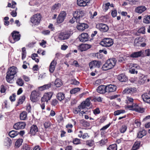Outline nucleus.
Instances as JSON below:
<instances>
[{
  "label": "nucleus",
  "mask_w": 150,
  "mask_h": 150,
  "mask_svg": "<svg viewBox=\"0 0 150 150\" xmlns=\"http://www.w3.org/2000/svg\"><path fill=\"white\" fill-rule=\"evenodd\" d=\"M18 70L17 68L15 67H10L7 72L6 79L7 82L11 83L13 82L14 75H15Z\"/></svg>",
  "instance_id": "nucleus-1"
},
{
  "label": "nucleus",
  "mask_w": 150,
  "mask_h": 150,
  "mask_svg": "<svg viewBox=\"0 0 150 150\" xmlns=\"http://www.w3.org/2000/svg\"><path fill=\"white\" fill-rule=\"evenodd\" d=\"M116 60L115 58H112L108 60L102 67L103 70L106 71L113 68L116 65Z\"/></svg>",
  "instance_id": "nucleus-2"
},
{
  "label": "nucleus",
  "mask_w": 150,
  "mask_h": 150,
  "mask_svg": "<svg viewBox=\"0 0 150 150\" xmlns=\"http://www.w3.org/2000/svg\"><path fill=\"white\" fill-rule=\"evenodd\" d=\"M84 15V12L82 11L79 10L74 12L73 17L70 20V22L73 23L76 20L77 23H79L81 20L82 19Z\"/></svg>",
  "instance_id": "nucleus-3"
},
{
  "label": "nucleus",
  "mask_w": 150,
  "mask_h": 150,
  "mask_svg": "<svg viewBox=\"0 0 150 150\" xmlns=\"http://www.w3.org/2000/svg\"><path fill=\"white\" fill-rule=\"evenodd\" d=\"M42 18V16L40 13H37L31 17V22L34 25H38L40 23Z\"/></svg>",
  "instance_id": "nucleus-4"
},
{
  "label": "nucleus",
  "mask_w": 150,
  "mask_h": 150,
  "mask_svg": "<svg viewBox=\"0 0 150 150\" xmlns=\"http://www.w3.org/2000/svg\"><path fill=\"white\" fill-rule=\"evenodd\" d=\"M113 44L112 39L110 38H105L101 41L100 44L103 46L110 47Z\"/></svg>",
  "instance_id": "nucleus-5"
},
{
  "label": "nucleus",
  "mask_w": 150,
  "mask_h": 150,
  "mask_svg": "<svg viewBox=\"0 0 150 150\" xmlns=\"http://www.w3.org/2000/svg\"><path fill=\"white\" fill-rule=\"evenodd\" d=\"M127 107L130 108V110L140 113H143L144 111L143 108L140 107L135 104H132L131 105H128Z\"/></svg>",
  "instance_id": "nucleus-6"
},
{
  "label": "nucleus",
  "mask_w": 150,
  "mask_h": 150,
  "mask_svg": "<svg viewBox=\"0 0 150 150\" xmlns=\"http://www.w3.org/2000/svg\"><path fill=\"white\" fill-rule=\"evenodd\" d=\"M71 35L70 31L62 32L58 35V38L61 40H65L68 39Z\"/></svg>",
  "instance_id": "nucleus-7"
},
{
  "label": "nucleus",
  "mask_w": 150,
  "mask_h": 150,
  "mask_svg": "<svg viewBox=\"0 0 150 150\" xmlns=\"http://www.w3.org/2000/svg\"><path fill=\"white\" fill-rule=\"evenodd\" d=\"M40 95L39 92L35 90L33 91L31 93L30 95V100L33 102L37 101Z\"/></svg>",
  "instance_id": "nucleus-8"
},
{
  "label": "nucleus",
  "mask_w": 150,
  "mask_h": 150,
  "mask_svg": "<svg viewBox=\"0 0 150 150\" xmlns=\"http://www.w3.org/2000/svg\"><path fill=\"white\" fill-rule=\"evenodd\" d=\"M96 27L100 31L103 32H107L109 29L108 26L103 23L98 24L96 25Z\"/></svg>",
  "instance_id": "nucleus-9"
},
{
  "label": "nucleus",
  "mask_w": 150,
  "mask_h": 150,
  "mask_svg": "<svg viewBox=\"0 0 150 150\" xmlns=\"http://www.w3.org/2000/svg\"><path fill=\"white\" fill-rule=\"evenodd\" d=\"M11 35L13 41L11 40L10 39H9V40L11 43H14L15 42L18 41L20 39V35L18 32L14 31L12 33Z\"/></svg>",
  "instance_id": "nucleus-10"
},
{
  "label": "nucleus",
  "mask_w": 150,
  "mask_h": 150,
  "mask_svg": "<svg viewBox=\"0 0 150 150\" xmlns=\"http://www.w3.org/2000/svg\"><path fill=\"white\" fill-rule=\"evenodd\" d=\"M53 94V93L51 92L44 93L41 99L42 102H47L48 100H50Z\"/></svg>",
  "instance_id": "nucleus-11"
},
{
  "label": "nucleus",
  "mask_w": 150,
  "mask_h": 150,
  "mask_svg": "<svg viewBox=\"0 0 150 150\" xmlns=\"http://www.w3.org/2000/svg\"><path fill=\"white\" fill-rule=\"evenodd\" d=\"M101 65L100 62L96 60L92 61L89 63V66L91 70L96 67L99 68Z\"/></svg>",
  "instance_id": "nucleus-12"
},
{
  "label": "nucleus",
  "mask_w": 150,
  "mask_h": 150,
  "mask_svg": "<svg viewBox=\"0 0 150 150\" xmlns=\"http://www.w3.org/2000/svg\"><path fill=\"white\" fill-rule=\"evenodd\" d=\"M80 41L82 42H85L88 40L89 36L86 33H83L79 37Z\"/></svg>",
  "instance_id": "nucleus-13"
},
{
  "label": "nucleus",
  "mask_w": 150,
  "mask_h": 150,
  "mask_svg": "<svg viewBox=\"0 0 150 150\" xmlns=\"http://www.w3.org/2000/svg\"><path fill=\"white\" fill-rule=\"evenodd\" d=\"M26 125L24 122H20L15 124L13 125L14 128L18 130L24 128Z\"/></svg>",
  "instance_id": "nucleus-14"
},
{
  "label": "nucleus",
  "mask_w": 150,
  "mask_h": 150,
  "mask_svg": "<svg viewBox=\"0 0 150 150\" xmlns=\"http://www.w3.org/2000/svg\"><path fill=\"white\" fill-rule=\"evenodd\" d=\"M38 129L37 126L35 125H32L30 129V134L32 136H35L38 132Z\"/></svg>",
  "instance_id": "nucleus-15"
},
{
  "label": "nucleus",
  "mask_w": 150,
  "mask_h": 150,
  "mask_svg": "<svg viewBox=\"0 0 150 150\" xmlns=\"http://www.w3.org/2000/svg\"><path fill=\"white\" fill-rule=\"evenodd\" d=\"M91 45L86 44H82L80 45L78 47L79 50L81 51H85L90 48Z\"/></svg>",
  "instance_id": "nucleus-16"
},
{
  "label": "nucleus",
  "mask_w": 150,
  "mask_h": 150,
  "mask_svg": "<svg viewBox=\"0 0 150 150\" xmlns=\"http://www.w3.org/2000/svg\"><path fill=\"white\" fill-rule=\"evenodd\" d=\"M90 0H77L78 5L80 6H85L88 5Z\"/></svg>",
  "instance_id": "nucleus-17"
},
{
  "label": "nucleus",
  "mask_w": 150,
  "mask_h": 150,
  "mask_svg": "<svg viewBox=\"0 0 150 150\" xmlns=\"http://www.w3.org/2000/svg\"><path fill=\"white\" fill-rule=\"evenodd\" d=\"M79 23L77 25V28L79 30L83 31L88 28V26L86 24Z\"/></svg>",
  "instance_id": "nucleus-18"
},
{
  "label": "nucleus",
  "mask_w": 150,
  "mask_h": 150,
  "mask_svg": "<svg viewBox=\"0 0 150 150\" xmlns=\"http://www.w3.org/2000/svg\"><path fill=\"white\" fill-rule=\"evenodd\" d=\"M149 81V79L147 78L146 76L142 75L139 78L138 81V83L140 84H144L146 81Z\"/></svg>",
  "instance_id": "nucleus-19"
},
{
  "label": "nucleus",
  "mask_w": 150,
  "mask_h": 150,
  "mask_svg": "<svg viewBox=\"0 0 150 150\" xmlns=\"http://www.w3.org/2000/svg\"><path fill=\"white\" fill-rule=\"evenodd\" d=\"M136 91V88L134 87L127 88H125L122 92L123 94H132Z\"/></svg>",
  "instance_id": "nucleus-20"
},
{
  "label": "nucleus",
  "mask_w": 150,
  "mask_h": 150,
  "mask_svg": "<svg viewBox=\"0 0 150 150\" xmlns=\"http://www.w3.org/2000/svg\"><path fill=\"white\" fill-rule=\"evenodd\" d=\"M143 100L148 103H150V91L148 93H144L142 95Z\"/></svg>",
  "instance_id": "nucleus-21"
},
{
  "label": "nucleus",
  "mask_w": 150,
  "mask_h": 150,
  "mask_svg": "<svg viewBox=\"0 0 150 150\" xmlns=\"http://www.w3.org/2000/svg\"><path fill=\"white\" fill-rule=\"evenodd\" d=\"M106 86V92L108 93L114 92L117 89V86L115 85L110 84Z\"/></svg>",
  "instance_id": "nucleus-22"
},
{
  "label": "nucleus",
  "mask_w": 150,
  "mask_h": 150,
  "mask_svg": "<svg viewBox=\"0 0 150 150\" xmlns=\"http://www.w3.org/2000/svg\"><path fill=\"white\" fill-rule=\"evenodd\" d=\"M146 8L144 6H142L137 7L135 9L136 12L138 13H141L145 11Z\"/></svg>",
  "instance_id": "nucleus-23"
},
{
  "label": "nucleus",
  "mask_w": 150,
  "mask_h": 150,
  "mask_svg": "<svg viewBox=\"0 0 150 150\" xmlns=\"http://www.w3.org/2000/svg\"><path fill=\"white\" fill-rule=\"evenodd\" d=\"M106 86L101 85L99 86L97 89V91L100 93H104L106 92Z\"/></svg>",
  "instance_id": "nucleus-24"
},
{
  "label": "nucleus",
  "mask_w": 150,
  "mask_h": 150,
  "mask_svg": "<svg viewBox=\"0 0 150 150\" xmlns=\"http://www.w3.org/2000/svg\"><path fill=\"white\" fill-rule=\"evenodd\" d=\"M56 64V61H55L54 59L53 60L51 63L50 66L49 71L51 73L53 72Z\"/></svg>",
  "instance_id": "nucleus-25"
},
{
  "label": "nucleus",
  "mask_w": 150,
  "mask_h": 150,
  "mask_svg": "<svg viewBox=\"0 0 150 150\" xmlns=\"http://www.w3.org/2000/svg\"><path fill=\"white\" fill-rule=\"evenodd\" d=\"M118 79L121 82H125L127 80V78L124 74H121L118 76Z\"/></svg>",
  "instance_id": "nucleus-26"
},
{
  "label": "nucleus",
  "mask_w": 150,
  "mask_h": 150,
  "mask_svg": "<svg viewBox=\"0 0 150 150\" xmlns=\"http://www.w3.org/2000/svg\"><path fill=\"white\" fill-rule=\"evenodd\" d=\"M60 4L58 3L56 4L53 5L52 8V11L54 12H58L59 11V8L61 7Z\"/></svg>",
  "instance_id": "nucleus-27"
},
{
  "label": "nucleus",
  "mask_w": 150,
  "mask_h": 150,
  "mask_svg": "<svg viewBox=\"0 0 150 150\" xmlns=\"http://www.w3.org/2000/svg\"><path fill=\"white\" fill-rule=\"evenodd\" d=\"M142 54V51H140L137 52H134L130 55V57L132 58H137L140 57Z\"/></svg>",
  "instance_id": "nucleus-28"
},
{
  "label": "nucleus",
  "mask_w": 150,
  "mask_h": 150,
  "mask_svg": "<svg viewBox=\"0 0 150 150\" xmlns=\"http://www.w3.org/2000/svg\"><path fill=\"white\" fill-rule=\"evenodd\" d=\"M19 132L18 131L15 130H12L9 132L8 135L11 137L14 138L17 136Z\"/></svg>",
  "instance_id": "nucleus-29"
},
{
  "label": "nucleus",
  "mask_w": 150,
  "mask_h": 150,
  "mask_svg": "<svg viewBox=\"0 0 150 150\" xmlns=\"http://www.w3.org/2000/svg\"><path fill=\"white\" fill-rule=\"evenodd\" d=\"M23 140L22 139H18L15 143V147L16 148H18L21 145L23 142Z\"/></svg>",
  "instance_id": "nucleus-30"
},
{
  "label": "nucleus",
  "mask_w": 150,
  "mask_h": 150,
  "mask_svg": "<svg viewBox=\"0 0 150 150\" xmlns=\"http://www.w3.org/2000/svg\"><path fill=\"white\" fill-rule=\"evenodd\" d=\"M140 144V142L137 141L135 142L132 148V150H137L139 149Z\"/></svg>",
  "instance_id": "nucleus-31"
},
{
  "label": "nucleus",
  "mask_w": 150,
  "mask_h": 150,
  "mask_svg": "<svg viewBox=\"0 0 150 150\" xmlns=\"http://www.w3.org/2000/svg\"><path fill=\"white\" fill-rule=\"evenodd\" d=\"M57 97L58 99L61 101L64 98V94L62 93H58L57 95Z\"/></svg>",
  "instance_id": "nucleus-32"
},
{
  "label": "nucleus",
  "mask_w": 150,
  "mask_h": 150,
  "mask_svg": "<svg viewBox=\"0 0 150 150\" xmlns=\"http://www.w3.org/2000/svg\"><path fill=\"white\" fill-rule=\"evenodd\" d=\"M20 117L21 120H25L27 117V114L26 112L23 111L20 114Z\"/></svg>",
  "instance_id": "nucleus-33"
},
{
  "label": "nucleus",
  "mask_w": 150,
  "mask_h": 150,
  "mask_svg": "<svg viewBox=\"0 0 150 150\" xmlns=\"http://www.w3.org/2000/svg\"><path fill=\"white\" fill-rule=\"evenodd\" d=\"M146 133V132L144 130H143L138 133L137 137L139 138H142L145 135Z\"/></svg>",
  "instance_id": "nucleus-34"
},
{
  "label": "nucleus",
  "mask_w": 150,
  "mask_h": 150,
  "mask_svg": "<svg viewBox=\"0 0 150 150\" xmlns=\"http://www.w3.org/2000/svg\"><path fill=\"white\" fill-rule=\"evenodd\" d=\"M51 87V85L50 84H48L45 85L43 86H40L39 87V89L40 91H42L45 89H47Z\"/></svg>",
  "instance_id": "nucleus-35"
},
{
  "label": "nucleus",
  "mask_w": 150,
  "mask_h": 150,
  "mask_svg": "<svg viewBox=\"0 0 150 150\" xmlns=\"http://www.w3.org/2000/svg\"><path fill=\"white\" fill-rule=\"evenodd\" d=\"M80 124L84 127H88L90 125L89 123L88 122L84 120H80Z\"/></svg>",
  "instance_id": "nucleus-36"
},
{
  "label": "nucleus",
  "mask_w": 150,
  "mask_h": 150,
  "mask_svg": "<svg viewBox=\"0 0 150 150\" xmlns=\"http://www.w3.org/2000/svg\"><path fill=\"white\" fill-rule=\"evenodd\" d=\"M143 22L146 24L150 23V15H147L144 16Z\"/></svg>",
  "instance_id": "nucleus-37"
},
{
  "label": "nucleus",
  "mask_w": 150,
  "mask_h": 150,
  "mask_svg": "<svg viewBox=\"0 0 150 150\" xmlns=\"http://www.w3.org/2000/svg\"><path fill=\"white\" fill-rule=\"evenodd\" d=\"M54 84L57 87H59L62 85V83L61 82V80L59 79H57L55 82Z\"/></svg>",
  "instance_id": "nucleus-38"
},
{
  "label": "nucleus",
  "mask_w": 150,
  "mask_h": 150,
  "mask_svg": "<svg viewBox=\"0 0 150 150\" xmlns=\"http://www.w3.org/2000/svg\"><path fill=\"white\" fill-rule=\"evenodd\" d=\"M80 90V88H76L72 89L70 91V93L71 94H75L76 93L79 91Z\"/></svg>",
  "instance_id": "nucleus-39"
},
{
  "label": "nucleus",
  "mask_w": 150,
  "mask_h": 150,
  "mask_svg": "<svg viewBox=\"0 0 150 150\" xmlns=\"http://www.w3.org/2000/svg\"><path fill=\"white\" fill-rule=\"evenodd\" d=\"M109 150H117V146L116 144H114L109 146L108 148Z\"/></svg>",
  "instance_id": "nucleus-40"
},
{
  "label": "nucleus",
  "mask_w": 150,
  "mask_h": 150,
  "mask_svg": "<svg viewBox=\"0 0 150 150\" xmlns=\"http://www.w3.org/2000/svg\"><path fill=\"white\" fill-rule=\"evenodd\" d=\"M126 101L127 104H132L133 102V99L131 97L127 96Z\"/></svg>",
  "instance_id": "nucleus-41"
},
{
  "label": "nucleus",
  "mask_w": 150,
  "mask_h": 150,
  "mask_svg": "<svg viewBox=\"0 0 150 150\" xmlns=\"http://www.w3.org/2000/svg\"><path fill=\"white\" fill-rule=\"evenodd\" d=\"M127 129V126L125 125H123L120 128V131L121 133H124L126 131Z\"/></svg>",
  "instance_id": "nucleus-42"
},
{
  "label": "nucleus",
  "mask_w": 150,
  "mask_h": 150,
  "mask_svg": "<svg viewBox=\"0 0 150 150\" xmlns=\"http://www.w3.org/2000/svg\"><path fill=\"white\" fill-rule=\"evenodd\" d=\"M125 112L124 110H120L115 111L114 112V115H117L122 113H124Z\"/></svg>",
  "instance_id": "nucleus-43"
},
{
  "label": "nucleus",
  "mask_w": 150,
  "mask_h": 150,
  "mask_svg": "<svg viewBox=\"0 0 150 150\" xmlns=\"http://www.w3.org/2000/svg\"><path fill=\"white\" fill-rule=\"evenodd\" d=\"M110 6V3H108L103 4V10L105 11H106L108 9Z\"/></svg>",
  "instance_id": "nucleus-44"
},
{
  "label": "nucleus",
  "mask_w": 150,
  "mask_h": 150,
  "mask_svg": "<svg viewBox=\"0 0 150 150\" xmlns=\"http://www.w3.org/2000/svg\"><path fill=\"white\" fill-rule=\"evenodd\" d=\"M16 83L20 86H22L24 84L23 81L21 78H19L17 80Z\"/></svg>",
  "instance_id": "nucleus-45"
},
{
  "label": "nucleus",
  "mask_w": 150,
  "mask_h": 150,
  "mask_svg": "<svg viewBox=\"0 0 150 150\" xmlns=\"http://www.w3.org/2000/svg\"><path fill=\"white\" fill-rule=\"evenodd\" d=\"M129 67L134 69L135 68L137 69H139L140 68V67L137 64L130 63L129 64Z\"/></svg>",
  "instance_id": "nucleus-46"
},
{
  "label": "nucleus",
  "mask_w": 150,
  "mask_h": 150,
  "mask_svg": "<svg viewBox=\"0 0 150 150\" xmlns=\"http://www.w3.org/2000/svg\"><path fill=\"white\" fill-rule=\"evenodd\" d=\"M25 97L24 96H21L19 98L18 103V104H21L25 100Z\"/></svg>",
  "instance_id": "nucleus-47"
},
{
  "label": "nucleus",
  "mask_w": 150,
  "mask_h": 150,
  "mask_svg": "<svg viewBox=\"0 0 150 150\" xmlns=\"http://www.w3.org/2000/svg\"><path fill=\"white\" fill-rule=\"evenodd\" d=\"M73 142L74 144H78L81 143L80 140L78 138L74 139Z\"/></svg>",
  "instance_id": "nucleus-48"
},
{
  "label": "nucleus",
  "mask_w": 150,
  "mask_h": 150,
  "mask_svg": "<svg viewBox=\"0 0 150 150\" xmlns=\"http://www.w3.org/2000/svg\"><path fill=\"white\" fill-rule=\"evenodd\" d=\"M90 99L89 98H87L85 101H83L86 106L88 107L90 106L91 102L90 100Z\"/></svg>",
  "instance_id": "nucleus-49"
},
{
  "label": "nucleus",
  "mask_w": 150,
  "mask_h": 150,
  "mask_svg": "<svg viewBox=\"0 0 150 150\" xmlns=\"http://www.w3.org/2000/svg\"><path fill=\"white\" fill-rule=\"evenodd\" d=\"M145 28L144 27H142L140 28L138 30V32L139 33L142 34H144L145 33Z\"/></svg>",
  "instance_id": "nucleus-50"
},
{
  "label": "nucleus",
  "mask_w": 150,
  "mask_h": 150,
  "mask_svg": "<svg viewBox=\"0 0 150 150\" xmlns=\"http://www.w3.org/2000/svg\"><path fill=\"white\" fill-rule=\"evenodd\" d=\"M64 19L63 18L58 16L57 19V22L58 23H61L64 21Z\"/></svg>",
  "instance_id": "nucleus-51"
},
{
  "label": "nucleus",
  "mask_w": 150,
  "mask_h": 150,
  "mask_svg": "<svg viewBox=\"0 0 150 150\" xmlns=\"http://www.w3.org/2000/svg\"><path fill=\"white\" fill-rule=\"evenodd\" d=\"M107 139H104L100 140V144L101 146H102L104 144L107 142Z\"/></svg>",
  "instance_id": "nucleus-52"
},
{
  "label": "nucleus",
  "mask_w": 150,
  "mask_h": 150,
  "mask_svg": "<svg viewBox=\"0 0 150 150\" xmlns=\"http://www.w3.org/2000/svg\"><path fill=\"white\" fill-rule=\"evenodd\" d=\"M58 103V101L56 99H53L51 102V104L55 106Z\"/></svg>",
  "instance_id": "nucleus-53"
},
{
  "label": "nucleus",
  "mask_w": 150,
  "mask_h": 150,
  "mask_svg": "<svg viewBox=\"0 0 150 150\" xmlns=\"http://www.w3.org/2000/svg\"><path fill=\"white\" fill-rule=\"evenodd\" d=\"M81 110V109L80 108H75L74 109L73 112L75 114H77Z\"/></svg>",
  "instance_id": "nucleus-54"
},
{
  "label": "nucleus",
  "mask_w": 150,
  "mask_h": 150,
  "mask_svg": "<svg viewBox=\"0 0 150 150\" xmlns=\"http://www.w3.org/2000/svg\"><path fill=\"white\" fill-rule=\"evenodd\" d=\"M71 83L74 85H77L79 83V82L75 79H72L71 80Z\"/></svg>",
  "instance_id": "nucleus-55"
},
{
  "label": "nucleus",
  "mask_w": 150,
  "mask_h": 150,
  "mask_svg": "<svg viewBox=\"0 0 150 150\" xmlns=\"http://www.w3.org/2000/svg\"><path fill=\"white\" fill-rule=\"evenodd\" d=\"M129 71V72L132 74H137L138 73L137 71V70H135L133 68L130 69Z\"/></svg>",
  "instance_id": "nucleus-56"
},
{
  "label": "nucleus",
  "mask_w": 150,
  "mask_h": 150,
  "mask_svg": "<svg viewBox=\"0 0 150 150\" xmlns=\"http://www.w3.org/2000/svg\"><path fill=\"white\" fill-rule=\"evenodd\" d=\"M86 106L85 105L84 103L83 102H82L80 105L78 106V108H80L81 109H83L86 108Z\"/></svg>",
  "instance_id": "nucleus-57"
},
{
  "label": "nucleus",
  "mask_w": 150,
  "mask_h": 150,
  "mask_svg": "<svg viewBox=\"0 0 150 150\" xmlns=\"http://www.w3.org/2000/svg\"><path fill=\"white\" fill-rule=\"evenodd\" d=\"M12 5H11V4L8 3V7H11L13 8H15V7L16 5V3L15 2H12Z\"/></svg>",
  "instance_id": "nucleus-58"
},
{
  "label": "nucleus",
  "mask_w": 150,
  "mask_h": 150,
  "mask_svg": "<svg viewBox=\"0 0 150 150\" xmlns=\"http://www.w3.org/2000/svg\"><path fill=\"white\" fill-rule=\"evenodd\" d=\"M66 15V13L64 11H62L61 12L59 16L62 17L63 18H65Z\"/></svg>",
  "instance_id": "nucleus-59"
},
{
  "label": "nucleus",
  "mask_w": 150,
  "mask_h": 150,
  "mask_svg": "<svg viewBox=\"0 0 150 150\" xmlns=\"http://www.w3.org/2000/svg\"><path fill=\"white\" fill-rule=\"evenodd\" d=\"M51 123L49 122H46L44 124V127L45 128H47L50 126Z\"/></svg>",
  "instance_id": "nucleus-60"
},
{
  "label": "nucleus",
  "mask_w": 150,
  "mask_h": 150,
  "mask_svg": "<svg viewBox=\"0 0 150 150\" xmlns=\"http://www.w3.org/2000/svg\"><path fill=\"white\" fill-rule=\"evenodd\" d=\"M30 147L27 145L23 146L21 150H30Z\"/></svg>",
  "instance_id": "nucleus-61"
},
{
  "label": "nucleus",
  "mask_w": 150,
  "mask_h": 150,
  "mask_svg": "<svg viewBox=\"0 0 150 150\" xmlns=\"http://www.w3.org/2000/svg\"><path fill=\"white\" fill-rule=\"evenodd\" d=\"M135 124L137 127H139L141 125V122L138 120H136L134 122Z\"/></svg>",
  "instance_id": "nucleus-62"
},
{
  "label": "nucleus",
  "mask_w": 150,
  "mask_h": 150,
  "mask_svg": "<svg viewBox=\"0 0 150 150\" xmlns=\"http://www.w3.org/2000/svg\"><path fill=\"white\" fill-rule=\"evenodd\" d=\"M93 113L95 115L98 114L100 112V111L98 108H97L94 109L93 111Z\"/></svg>",
  "instance_id": "nucleus-63"
},
{
  "label": "nucleus",
  "mask_w": 150,
  "mask_h": 150,
  "mask_svg": "<svg viewBox=\"0 0 150 150\" xmlns=\"http://www.w3.org/2000/svg\"><path fill=\"white\" fill-rule=\"evenodd\" d=\"M16 95L15 94H13L12 96H10L9 99L11 101H14L15 100V97Z\"/></svg>",
  "instance_id": "nucleus-64"
}]
</instances>
